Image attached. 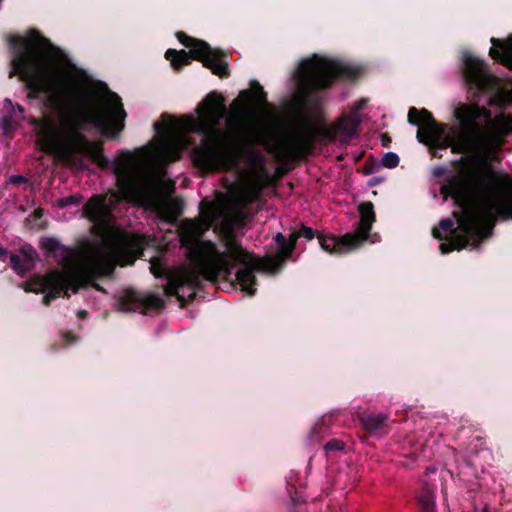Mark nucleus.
<instances>
[{"label":"nucleus","instance_id":"obj_1","mask_svg":"<svg viewBox=\"0 0 512 512\" xmlns=\"http://www.w3.org/2000/svg\"><path fill=\"white\" fill-rule=\"evenodd\" d=\"M244 103L226 118L227 132L219 129L226 116L224 98L210 93L199 107L198 118L162 116L154 124L158 135L135 153L123 152L113 166L117 191L92 197L84 206L85 215L92 221V232L99 240L79 250L63 246L57 239V297L77 292L96 278L112 273L115 265L132 264L148 245L149 238L129 234L120 229L111 209L124 200L154 211L161 219L173 223L179 216L178 204L166 197L169 185L156 170L180 159L192 142L189 133L203 134L200 145L193 150L194 164L203 171L237 169L245 153L244 142H268L262 130L259 113L266 105L263 87L254 83L249 91L240 93Z\"/></svg>","mask_w":512,"mask_h":512},{"label":"nucleus","instance_id":"obj_2","mask_svg":"<svg viewBox=\"0 0 512 512\" xmlns=\"http://www.w3.org/2000/svg\"><path fill=\"white\" fill-rule=\"evenodd\" d=\"M11 43L17 52L9 77L18 75L30 97L45 94L46 105L57 112V118L32 119L40 148L66 163L79 154L104 166L102 144L88 141L81 131L89 125L107 137L120 133L126 117L120 97L103 84L88 85L61 52L35 31L13 37Z\"/></svg>","mask_w":512,"mask_h":512},{"label":"nucleus","instance_id":"obj_3","mask_svg":"<svg viewBox=\"0 0 512 512\" xmlns=\"http://www.w3.org/2000/svg\"><path fill=\"white\" fill-rule=\"evenodd\" d=\"M460 127L438 124L425 109L410 108L408 120L418 126L419 142L431 149L450 147L459 154L489 155L496 152L504 138L512 133V116L491 118L486 107L463 104L455 111ZM444 201L452 198L460 211H454L457 221L454 235L440 244L442 254L466 246H477L489 236L496 218L512 219V182L454 177L440 189ZM454 221L443 219L432 234L442 239L441 232H452Z\"/></svg>","mask_w":512,"mask_h":512},{"label":"nucleus","instance_id":"obj_4","mask_svg":"<svg viewBox=\"0 0 512 512\" xmlns=\"http://www.w3.org/2000/svg\"><path fill=\"white\" fill-rule=\"evenodd\" d=\"M242 220L241 209L206 200L201 202L197 218L182 220L178 226V236L191 265L168 268L162 257L150 261V270L155 277H167L165 294L177 296L183 306L194 299L203 281L215 282L220 277L226 278L233 273L235 266L242 265L236 279L243 291L254 295V271L274 272L290 257L299 236L308 240L314 238L313 229L305 226L300 234L294 232L288 239L282 233H277L274 237L276 254L259 258L245 250L234 233V228Z\"/></svg>","mask_w":512,"mask_h":512},{"label":"nucleus","instance_id":"obj_5","mask_svg":"<svg viewBox=\"0 0 512 512\" xmlns=\"http://www.w3.org/2000/svg\"><path fill=\"white\" fill-rule=\"evenodd\" d=\"M360 121L359 114L350 113L330 126L303 122L279 134L270 145V151L281 164L297 161L305 158L312 151L317 137L346 142L355 136Z\"/></svg>","mask_w":512,"mask_h":512},{"label":"nucleus","instance_id":"obj_6","mask_svg":"<svg viewBox=\"0 0 512 512\" xmlns=\"http://www.w3.org/2000/svg\"><path fill=\"white\" fill-rule=\"evenodd\" d=\"M354 74V69L341 61L314 55L300 63L295 78L299 93L307 97L314 90L330 86L337 77H352Z\"/></svg>","mask_w":512,"mask_h":512},{"label":"nucleus","instance_id":"obj_7","mask_svg":"<svg viewBox=\"0 0 512 512\" xmlns=\"http://www.w3.org/2000/svg\"><path fill=\"white\" fill-rule=\"evenodd\" d=\"M177 37L183 45L190 48V52L184 50L178 52L172 49L166 51L165 57L171 61L175 69L188 65L191 57H193L201 61L215 75L227 76V63L224 61L222 52L212 49L206 42L190 38L182 32H179Z\"/></svg>","mask_w":512,"mask_h":512},{"label":"nucleus","instance_id":"obj_8","mask_svg":"<svg viewBox=\"0 0 512 512\" xmlns=\"http://www.w3.org/2000/svg\"><path fill=\"white\" fill-rule=\"evenodd\" d=\"M360 222L355 232L347 233L343 237L318 236L323 250L329 253L343 254L357 247L368 238V233L375 221V213L371 202L359 205Z\"/></svg>","mask_w":512,"mask_h":512},{"label":"nucleus","instance_id":"obj_9","mask_svg":"<svg viewBox=\"0 0 512 512\" xmlns=\"http://www.w3.org/2000/svg\"><path fill=\"white\" fill-rule=\"evenodd\" d=\"M464 75L466 82L477 89L486 91L494 86L495 79L486 72L484 63L472 56L465 57Z\"/></svg>","mask_w":512,"mask_h":512},{"label":"nucleus","instance_id":"obj_10","mask_svg":"<svg viewBox=\"0 0 512 512\" xmlns=\"http://www.w3.org/2000/svg\"><path fill=\"white\" fill-rule=\"evenodd\" d=\"M24 119V109L20 105H13L9 99H5L1 108L0 126L5 134L16 129Z\"/></svg>","mask_w":512,"mask_h":512},{"label":"nucleus","instance_id":"obj_11","mask_svg":"<svg viewBox=\"0 0 512 512\" xmlns=\"http://www.w3.org/2000/svg\"><path fill=\"white\" fill-rule=\"evenodd\" d=\"M262 189L263 181L260 173H257L254 179L243 183L235 191V199L240 205L245 206L255 201L260 196Z\"/></svg>","mask_w":512,"mask_h":512},{"label":"nucleus","instance_id":"obj_12","mask_svg":"<svg viewBox=\"0 0 512 512\" xmlns=\"http://www.w3.org/2000/svg\"><path fill=\"white\" fill-rule=\"evenodd\" d=\"M492 48L490 49V56L493 59L500 60L501 63L509 68H512V35L505 41L496 38H491Z\"/></svg>","mask_w":512,"mask_h":512},{"label":"nucleus","instance_id":"obj_13","mask_svg":"<svg viewBox=\"0 0 512 512\" xmlns=\"http://www.w3.org/2000/svg\"><path fill=\"white\" fill-rule=\"evenodd\" d=\"M23 259L19 255L10 256L12 268L18 274H24L28 269L33 266L34 260L37 257V252L31 246H25L21 250Z\"/></svg>","mask_w":512,"mask_h":512},{"label":"nucleus","instance_id":"obj_14","mask_svg":"<svg viewBox=\"0 0 512 512\" xmlns=\"http://www.w3.org/2000/svg\"><path fill=\"white\" fill-rule=\"evenodd\" d=\"M360 421L366 430L376 432L384 427L386 417L382 414L363 413L360 416Z\"/></svg>","mask_w":512,"mask_h":512},{"label":"nucleus","instance_id":"obj_15","mask_svg":"<svg viewBox=\"0 0 512 512\" xmlns=\"http://www.w3.org/2000/svg\"><path fill=\"white\" fill-rule=\"evenodd\" d=\"M418 505L422 512H436L434 493L425 487L418 496Z\"/></svg>","mask_w":512,"mask_h":512},{"label":"nucleus","instance_id":"obj_16","mask_svg":"<svg viewBox=\"0 0 512 512\" xmlns=\"http://www.w3.org/2000/svg\"><path fill=\"white\" fill-rule=\"evenodd\" d=\"M490 103L499 105H507L512 103V90H499Z\"/></svg>","mask_w":512,"mask_h":512},{"label":"nucleus","instance_id":"obj_17","mask_svg":"<svg viewBox=\"0 0 512 512\" xmlns=\"http://www.w3.org/2000/svg\"><path fill=\"white\" fill-rule=\"evenodd\" d=\"M381 163L384 167L394 168L399 164V157L395 153L388 152L383 156Z\"/></svg>","mask_w":512,"mask_h":512},{"label":"nucleus","instance_id":"obj_18","mask_svg":"<svg viewBox=\"0 0 512 512\" xmlns=\"http://www.w3.org/2000/svg\"><path fill=\"white\" fill-rule=\"evenodd\" d=\"M81 201L79 196H68L59 200V206L66 207L72 204H78Z\"/></svg>","mask_w":512,"mask_h":512},{"label":"nucleus","instance_id":"obj_19","mask_svg":"<svg viewBox=\"0 0 512 512\" xmlns=\"http://www.w3.org/2000/svg\"><path fill=\"white\" fill-rule=\"evenodd\" d=\"M343 447H344L343 442L336 440V439L331 440L325 444V450H327V451H338V450H342Z\"/></svg>","mask_w":512,"mask_h":512},{"label":"nucleus","instance_id":"obj_20","mask_svg":"<svg viewBox=\"0 0 512 512\" xmlns=\"http://www.w3.org/2000/svg\"><path fill=\"white\" fill-rule=\"evenodd\" d=\"M147 304L153 308H160L163 306V300L158 296L147 297Z\"/></svg>","mask_w":512,"mask_h":512},{"label":"nucleus","instance_id":"obj_21","mask_svg":"<svg viewBox=\"0 0 512 512\" xmlns=\"http://www.w3.org/2000/svg\"><path fill=\"white\" fill-rule=\"evenodd\" d=\"M365 104H366V100H364V99L359 100L355 104L354 109H353V111L351 113L359 114V111L364 108Z\"/></svg>","mask_w":512,"mask_h":512},{"label":"nucleus","instance_id":"obj_22","mask_svg":"<svg viewBox=\"0 0 512 512\" xmlns=\"http://www.w3.org/2000/svg\"><path fill=\"white\" fill-rule=\"evenodd\" d=\"M250 158L252 159V161H253V163L255 165H257L261 161L260 155H257V154H254V153L250 154Z\"/></svg>","mask_w":512,"mask_h":512},{"label":"nucleus","instance_id":"obj_23","mask_svg":"<svg viewBox=\"0 0 512 512\" xmlns=\"http://www.w3.org/2000/svg\"><path fill=\"white\" fill-rule=\"evenodd\" d=\"M8 257V252L0 247V260L5 261Z\"/></svg>","mask_w":512,"mask_h":512},{"label":"nucleus","instance_id":"obj_24","mask_svg":"<svg viewBox=\"0 0 512 512\" xmlns=\"http://www.w3.org/2000/svg\"><path fill=\"white\" fill-rule=\"evenodd\" d=\"M23 180L21 176H12L10 178V182L12 183H20Z\"/></svg>","mask_w":512,"mask_h":512},{"label":"nucleus","instance_id":"obj_25","mask_svg":"<svg viewBox=\"0 0 512 512\" xmlns=\"http://www.w3.org/2000/svg\"><path fill=\"white\" fill-rule=\"evenodd\" d=\"M238 102H241V103H239V107L235 108V109L233 110V112H232L230 115H232L235 111H237L239 108H241L242 104L244 103V102H243L242 100H240V98H239L237 102H234V105H237V103H238Z\"/></svg>","mask_w":512,"mask_h":512},{"label":"nucleus","instance_id":"obj_26","mask_svg":"<svg viewBox=\"0 0 512 512\" xmlns=\"http://www.w3.org/2000/svg\"><path fill=\"white\" fill-rule=\"evenodd\" d=\"M121 309L124 310V311H130V310L133 309V307L127 306V305H123Z\"/></svg>","mask_w":512,"mask_h":512},{"label":"nucleus","instance_id":"obj_27","mask_svg":"<svg viewBox=\"0 0 512 512\" xmlns=\"http://www.w3.org/2000/svg\"><path fill=\"white\" fill-rule=\"evenodd\" d=\"M481 512H487L486 510H482Z\"/></svg>","mask_w":512,"mask_h":512}]
</instances>
